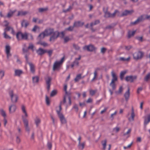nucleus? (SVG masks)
<instances>
[{"label":"nucleus","instance_id":"obj_1","mask_svg":"<svg viewBox=\"0 0 150 150\" xmlns=\"http://www.w3.org/2000/svg\"><path fill=\"white\" fill-rule=\"evenodd\" d=\"M44 31L46 35V36H50L49 41L52 42L54 41L59 35V33L58 31H54V29L52 28L46 29Z\"/></svg>","mask_w":150,"mask_h":150},{"label":"nucleus","instance_id":"obj_2","mask_svg":"<svg viewBox=\"0 0 150 150\" xmlns=\"http://www.w3.org/2000/svg\"><path fill=\"white\" fill-rule=\"evenodd\" d=\"M108 8H103V11L105 13L104 17L106 18H114L116 15V14H117L118 16H119L120 12L117 10H115L114 12L111 14L108 11Z\"/></svg>","mask_w":150,"mask_h":150},{"label":"nucleus","instance_id":"obj_3","mask_svg":"<svg viewBox=\"0 0 150 150\" xmlns=\"http://www.w3.org/2000/svg\"><path fill=\"white\" fill-rule=\"evenodd\" d=\"M145 19L150 20V15H141L140 17H139L137 18V19L135 21L131 22V24L132 25H135Z\"/></svg>","mask_w":150,"mask_h":150},{"label":"nucleus","instance_id":"obj_4","mask_svg":"<svg viewBox=\"0 0 150 150\" xmlns=\"http://www.w3.org/2000/svg\"><path fill=\"white\" fill-rule=\"evenodd\" d=\"M28 37V33L26 32L23 33L21 32H18L16 34V37L18 40H27Z\"/></svg>","mask_w":150,"mask_h":150},{"label":"nucleus","instance_id":"obj_5","mask_svg":"<svg viewBox=\"0 0 150 150\" xmlns=\"http://www.w3.org/2000/svg\"><path fill=\"white\" fill-rule=\"evenodd\" d=\"M8 93L11 98L12 102L13 103H16L18 98V96L14 94L13 91L12 90L9 91Z\"/></svg>","mask_w":150,"mask_h":150},{"label":"nucleus","instance_id":"obj_6","mask_svg":"<svg viewBox=\"0 0 150 150\" xmlns=\"http://www.w3.org/2000/svg\"><path fill=\"white\" fill-rule=\"evenodd\" d=\"M64 60V57H62L60 61H56L54 63L53 70L54 71L55 70L58 69L60 67V65L63 63Z\"/></svg>","mask_w":150,"mask_h":150},{"label":"nucleus","instance_id":"obj_7","mask_svg":"<svg viewBox=\"0 0 150 150\" xmlns=\"http://www.w3.org/2000/svg\"><path fill=\"white\" fill-rule=\"evenodd\" d=\"M144 53L141 51H139L135 52L133 55V58L135 60H138L141 59L143 57Z\"/></svg>","mask_w":150,"mask_h":150},{"label":"nucleus","instance_id":"obj_8","mask_svg":"<svg viewBox=\"0 0 150 150\" xmlns=\"http://www.w3.org/2000/svg\"><path fill=\"white\" fill-rule=\"evenodd\" d=\"M22 120L24 125L25 130L29 134L30 132V128L28 126V121L23 116L22 117Z\"/></svg>","mask_w":150,"mask_h":150},{"label":"nucleus","instance_id":"obj_9","mask_svg":"<svg viewBox=\"0 0 150 150\" xmlns=\"http://www.w3.org/2000/svg\"><path fill=\"white\" fill-rule=\"evenodd\" d=\"M137 78V76L136 75H130L127 76L125 78V80L127 82L132 83L134 80H136Z\"/></svg>","mask_w":150,"mask_h":150},{"label":"nucleus","instance_id":"obj_10","mask_svg":"<svg viewBox=\"0 0 150 150\" xmlns=\"http://www.w3.org/2000/svg\"><path fill=\"white\" fill-rule=\"evenodd\" d=\"M66 102V96H64L63 97V101H61L60 103V104L59 106V110H57L58 115L62 114V113L60 112L61 110H62V107L61 106L62 105L65 104Z\"/></svg>","mask_w":150,"mask_h":150},{"label":"nucleus","instance_id":"obj_11","mask_svg":"<svg viewBox=\"0 0 150 150\" xmlns=\"http://www.w3.org/2000/svg\"><path fill=\"white\" fill-rule=\"evenodd\" d=\"M45 80L47 86V91H49L50 89L52 78L50 77L47 76L45 78Z\"/></svg>","mask_w":150,"mask_h":150},{"label":"nucleus","instance_id":"obj_12","mask_svg":"<svg viewBox=\"0 0 150 150\" xmlns=\"http://www.w3.org/2000/svg\"><path fill=\"white\" fill-rule=\"evenodd\" d=\"M25 58L26 63L28 64L30 66L31 72L33 73H34L35 71L34 66L32 63L28 62V58L27 57V54L25 55Z\"/></svg>","mask_w":150,"mask_h":150},{"label":"nucleus","instance_id":"obj_13","mask_svg":"<svg viewBox=\"0 0 150 150\" xmlns=\"http://www.w3.org/2000/svg\"><path fill=\"white\" fill-rule=\"evenodd\" d=\"M95 47L92 45H86L83 47L84 50H87V51L89 52H92L95 50Z\"/></svg>","mask_w":150,"mask_h":150},{"label":"nucleus","instance_id":"obj_14","mask_svg":"<svg viewBox=\"0 0 150 150\" xmlns=\"http://www.w3.org/2000/svg\"><path fill=\"white\" fill-rule=\"evenodd\" d=\"M84 24V23L83 22L78 21H74V23L73 25L75 28H78L82 27Z\"/></svg>","mask_w":150,"mask_h":150},{"label":"nucleus","instance_id":"obj_15","mask_svg":"<svg viewBox=\"0 0 150 150\" xmlns=\"http://www.w3.org/2000/svg\"><path fill=\"white\" fill-rule=\"evenodd\" d=\"M47 50H44L41 48H39L38 50H36V52L40 56H42L45 53H46Z\"/></svg>","mask_w":150,"mask_h":150},{"label":"nucleus","instance_id":"obj_16","mask_svg":"<svg viewBox=\"0 0 150 150\" xmlns=\"http://www.w3.org/2000/svg\"><path fill=\"white\" fill-rule=\"evenodd\" d=\"M10 50L11 47L10 46L8 45H6L5 47V51L8 59V58L9 57L11 56V54L10 53Z\"/></svg>","mask_w":150,"mask_h":150},{"label":"nucleus","instance_id":"obj_17","mask_svg":"<svg viewBox=\"0 0 150 150\" xmlns=\"http://www.w3.org/2000/svg\"><path fill=\"white\" fill-rule=\"evenodd\" d=\"M133 12L134 11L133 10H125L122 13L120 16L121 17H122L123 16H126L128 15H131Z\"/></svg>","mask_w":150,"mask_h":150},{"label":"nucleus","instance_id":"obj_18","mask_svg":"<svg viewBox=\"0 0 150 150\" xmlns=\"http://www.w3.org/2000/svg\"><path fill=\"white\" fill-rule=\"evenodd\" d=\"M29 22L26 20H23L21 21V26L25 28H26L27 26L29 25Z\"/></svg>","mask_w":150,"mask_h":150},{"label":"nucleus","instance_id":"obj_19","mask_svg":"<svg viewBox=\"0 0 150 150\" xmlns=\"http://www.w3.org/2000/svg\"><path fill=\"white\" fill-rule=\"evenodd\" d=\"M60 118L61 123L62 124H65L67 123V120L63 114L58 115Z\"/></svg>","mask_w":150,"mask_h":150},{"label":"nucleus","instance_id":"obj_20","mask_svg":"<svg viewBox=\"0 0 150 150\" xmlns=\"http://www.w3.org/2000/svg\"><path fill=\"white\" fill-rule=\"evenodd\" d=\"M16 107L15 105L12 104L11 105L9 108V110L10 113L14 112L16 109Z\"/></svg>","mask_w":150,"mask_h":150},{"label":"nucleus","instance_id":"obj_21","mask_svg":"<svg viewBox=\"0 0 150 150\" xmlns=\"http://www.w3.org/2000/svg\"><path fill=\"white\" fill-rule=\"evenodd\" d=\"M130 89L129 87L128 88V90L125 92L124 94V96L125 98L126 101H127L129 99L130 96Z\"/></svg>","mask_w":150,"mask_h":150},{"label":"nucleus","instance_id":"obj_22","mask_svg":"<svg viewBox=\"0 0 150 150\" xmlns=\"http://www.w3.org/2000/svg\"><path fill=\"white\" fill-rule=\"evenodd\" d=\"M65 94L64 96H66V97L67 96H68L69 100L68 103L69 105H70L71 104V92H68L67 91L65 92Z\"/></svg>","mask_w":150,"mask_h":150},{"label":"nucleus","instance_id":"obj_23","mask_svg":"<svg viewBox=\"0 0 150 150\" xmlns=\"http://www.w3.org/2000/svg\"><path fill=\"white\" fill-rule=\"evenodd\" d=\"M144 125H146L150 122V113L144 117Z\"/></svg>","mask_w":150,"mask_h":150},{"label":"nucleus","instance_id":"obj_24","mask_svg":"<svg viewBox=\"0 0 150 150\" xmlns=\"http://www.w3.org/2000/svg\"><path fill=\"white\" fill-rule=\"evenodd\" d=\"M111 76L112 77V79L111 81H116L117 80V76L114 71H112L111 72Z\"/></svg>","mask_w":150,"mask_h":150},{"label":"nucleus","instance_id":"obj_25","mask_svg":"<svg viewBox=\"0 0 150 150\" xmlns=\"http://www.w3.org/2000/svg\"><path fill=\"white\" fill-rule=\"evenodd\" d=\"M135 117V115L134 112V110L133 108H132V112L131 117H129L128 120L130 121H132L134 120V118Z\"/></svg>","mask_w":150,"mask_h":150},{"label":"nucleus","instance_id":"obj_26","mask_svg":"<svg viewBox=\"0 0 150 150\" xmlns=\"http://www.w3.org/2000/svg\"><path fill=\"white\" fill-rule=\"evenodd\" d=\"M6 27V28L4 29V32H6L8 31H9L10 30H11V33L13 34H14V31L13 28L8 26Z\"/></svg>","mask_w":150,"mask_h":150},{"label":"nucleus","instance_id":"obj_27","mask_svg":"<svg viewBox=\"0 0 150 150\" xmlns=\"http://www.w3.org/2000/svg\"><path fill=\"white\" fill-rule=\"evenodd\" d=\"M23 71L21 70L16 69L15 70L14 75L15 76H20L22 74Z\"/></svg>","mask_w":150,"mask_h":150},{"label":"nucleus","instance_id":"obj_28","mask_svg":"<svg viewBox=\"0 0 150 150\" xmlns=\"http://www.w3.org/2000/svg\"><path fill=\"white\" fill-rule=\"evenodd\" d=\"M45 36H46V35L44 31L39 35L38 37V39L39 40H41V39H43Z\"/></svg>","mask_w":150,"mask_h":150},{"label":"nucleus","instance_id":"obj_29","mask_svg":"<svg viewBox=\"0 0 150 150\" xmlns=\"http://www.w3.org/2000/svg\"><path fill=\"white\" fill-rule=\"evenodd\" d=\"M85 144V142L82 143H79L78 146L79 149L81 150H82L84 148Z\"/></svg>","mask_w":150,"mask_h":150},{"label":"nucleus","instance_id":"obj_30","mask_svg":"<svg viewBox=\"0 0 150 150\" xmlns=\"http://www.w3.org/2000/svg\"><path fill=\"white\" fill-rule=\"evenodd\" d=\"M39 78L37 76L33 77H32L33 82V83H37L39 82Z\"/></svg>","mask_w":150,"mask_h":150},{"label":"nucleus","instance_id":"obj_31","mask_svg":"<svg viewBox=\"0 0 150 150\" xmlns=\"http://www.w3.org/2000/svg\"><path fill=\"white\" fill-rule=\"evenodd\" d=\"M15 12V11H10L7 13L6 17L9 18L12 17L14 13Z\"/></svg>","mask_w":150,"mask_h":150},{"label":"nucleus","instance_id":"obj_32","mask_svg":"<svg viewBox=\"0 0 150 150\" xmlns=\"http://www.w3.org/2000/svg\"><path fill=\"white\" fill-rule=\"evenodd\" d=\"M144 80L145 81L148 82L150 81V72L148 73L144 78Z\"/></svg>","mask_w":150,"mask_h":150},{"label":"nucleus","instance_id":"obj_33","mask_svg":"<svg viewBox=\"0 0 150 150\" xmlns=\"http://www.w3.org/2000/svg\"><path fill=\"white\" fill-rule=\"evenodd\" d=\"M37 44L42 45L44 47H47L48 46V44L47 43L45 42L41 41V40H39L37 42Z\"/></svg>","mask_w":150,"mask_h":150},{"label":"nucleus","instance_id":"obj_34","mask_svg":"<svg viewBox=\"0 0 150 150\" xmlns=\"http://www.w3.org/2000/svg\"><path fill=\"white\" fill-rule=\"evenodd\" d=\"M126 71H122L120 73V78L121 80H122L124 79V77L125 74L127 73Z\"/></svg>","mask_w":150,"mask_h":150},{"label":"nucleus","instance_id":"obj_35","mask_svg":"<svg viewBox=\"0 0 150 150\" xmlns=\"http://www.w3.org/2000/svg\"><path fill=\"white\" fill-rule=\"evenodd\" d=\"M107 142V140L106 139H105L104 140L102 141L101 142V144L103 146V150H105L106 149V143Z\"/></svg>","mask_w":150,"mask_h":150},{"label":"nucleus","instance_id":"obj_36","mask_svg":"<svg viewBox=\"0 0 150 150\" xmlns=\"http://www.w3.org/2000/svg\"><path fill=\"white\" fill-rule=\"evenodd\" d=\"M135 31H129L128 33V38H130L131 37L133 36L135 34Z\"/></svg>","mask_w":150,"mask_h":150},{"label":"nucleus","instance_id":"obj_37","mask_svg":"<svg viewBox=\"0 0 150 150\" xmlns=\"http://www.w3.org/2000/svg\"><path fill=\"white\" fill-rule=\"evenodd\" d=\"M28 13V12L26 11H19L18 12L17 16H25Z\"/></svg>","mask_w":150,"mask_h":150},{"label":"nucleus","instance_id":"obj_38","mask_svg":"<svg viewBox=\"0 0 150 150\" xmlns=\"http://www.w3.org/2000/svg\"><path fill=\"white\" fill-rule=\"evenodd\" d=\"M79 62L78 61H77L75 60L74 61L73 63L71 65V67L72 68L74 66H79Z\"/></svg>","mask_w":150,"mask_h":150},{"label":"nucleus","instance_id":"obj_39","mask_svg":"<svg viewBox=\"0 0 150 150\" xmlns=\"http://www.w3.org/2000/svg\"><path fill=\"white\" fill-rule=\"evenodd\" d=\"M116 25L115 23H112L111 24L107 26L105 28V29H110L113 28Z\"/></svg>","mask_w":150,"mask_h":150},{"label":"nucleus","instance_id":"obj_40","mask_svg":"<svg viewBox=\"0 0 150 150\" xmlns=\"http://www.w3.org/2000/svg\"><path fill=\"white\" fill-rule=\"evenodd\" d=\"M35 122L37 127H38V126L39 124L40 123L41 120L40 118H36L35 120Z\"/></svg>","mask_w":150,"mask_h":150},{"label":"nucleus","instance_id":"obj_41","mask_svg":"<svg viewBox=\"0 0 150 150\" xmlns=\"http://www.w3.org/2000/svg\"><path fill=\"white\" fill-rule=\"evenodd\" d=\"M115 81H111L110 83V86L112 87V89L113 90H115L116 88V85L115 83Z\"/></svg>","mask_w":150,"mask_h":150},{"label":"nucleus","instance_id":"obj_42","mask_svg":"<svg viewBox=\"0 0 150 150\" xmlns=\"http://www.w3.org/2000/svg\"><path fill=\"white\" fill-rule=\"evenodd\" d=\"M130 59V57H128L127 58H125L123 57H121L119 58V60L123 61H129Z\"/></svg>","mask_w":150,"mask_h":150},{"label":"nucleus","instance_id":"obj_43","mask_svg":"<svg viewBox=\"0 0 150 150\" xmlns=\"http://www.w3.org/2000/svg\"><path fill=\"white\" fill-rule=\"evenodd\" d=\"M28 48H23L22 50H23V53L24 54H25L26 53H27V54H25V55L26 54H27V56H28V55L29 54V53L28 52Z\"/></svg>","mask_w":150,"mask_h":150},{"label":"nucleus","instance_id":"obj_44","mask_svg":"<svg viewBox=\"0 0 150 150\" xmlns=\"http://www.w3.org/2000/svg\"><path fill=\"white\" fill-rule=\"evenodd\" d=\"M81 79V74H79L77 75L76 78L74 79V81L75 82L78 81L79 80Z\"/></svg>","mask_w":150,"mask_h":150},{"label":"nucleus","instance_id":"obj_45","mask_svg":"<svg viewBox=\"0 0 150 150\" xmlns=\"http://www.w3.org/2000/svg\"><path fill=\"white\" fill-rule=\"evenodd\" d=\"M47 8H40L38 9V11L40 13H42L47 11Z\"/></svg>","mask_w":150,"mask_h":150},{"label":"nucleus","instance_id":"obj_46","mask_svg":"<svg viewBox=\"0 0 150 150\" xmlns=\"http://www.w3.org/2000/svg\"><path fill=\"white\" fill-rule=\"evenodd\" d=\"M74 28H75L74 27V25H73V26H69L66 29V30L70 31H72L74 30Z\"/></svg>","mask_w":150,"mask_h":150},{"label":"nucleus","instance_id":"obj_47","mask_svg":"<svg viewBox=\"0 0 150 150\" xmlns=\"http://www.w3.org/2000/svg\"><path fill=\"white\" fill-rule=\"evenodd\" d=\"M45 101L46 104L48 105H50V100L49 97L47 96H45Z\"/></svg>","mask_w":150,"mask_h":150},{"label":"nucleus","instance_id":"obj_48","mask_svg":"<svg viewBox=\"0 0 150 150\" xmlns=\"http://www.w3.org/2000/svg\"><path fill=\"white\" fill-rule=\"evenodd\" d=\"M57 93V91L56 90H53L50 94V96L51 97H53Z\"/></svg>","mask_w":150,"mask_h":150},{"label":"nucleus","instance_id":"obj_49","mask_svg":"<svg viewBox=\"0 0 150 150\" xmlns=\"http://www.w3.org/2000/svg\"><path fill=\"white\" fill-rule=\"evenodd\" d=\"M0 111L1 112V115L4 117V118H5V117L6 116V114L5 113V112L3 110L1 109L0 110Z\"/></svg>","mask_w":150,"mask_h":150},{"label":"nucleus","instance_id":"obj_50","mask_svg":"<svg viewBox=\"0 0 150 150\" xmlns=\"http://www.w3.org/2000/svg\"><path fill=\"white\" fill-rule=\"evenodd\" d=\"M73 108L74 109L75 111L76 112H77L78 111L79 109L78 106L76 104H74V105L73 107Z\"/></svg>","mask_w":150,"mask_h":150},{"label":"nucleus","instance_id":"obj_51","mask_svg":"<svg viewBox=\"0 0 150 150\" xmlns=\"http://www.w3.org/2000/svg\"><path fill=\"white\" fill-rule=\"evenodd\" d=\"M30 140L31 141H34L35 139V133L34 132H33L30 137Z\"/></svg>","mask_w":150,"mask_h":150},{"label":"nucleus","instance_id":"obj_52","mask_svg":"<svg viewBox=\"0 0 150 150\" xmlns=\"http://www.w3.org/2000/svg\"><path fill=\"white\" fill-rule=\"evenodd\" d=\"M46 52L48 54L50 57H51L53 52V50H47Z\"/></svg>","mask_w":150,"mask_h":150},{"label":"nucleus","instance_id":"obj_53","mask_svg":"<svg viewBox=\"0 0 150 150\" xmlns=\"http://www.w3.org/2000/svg\"><path fill=\"white\" fill-rule=\"evenodd\" d=\"M72 7L71 6H69L68 8L67 9L64 10L63 11L64 12L66 13L68 11H70V10H71L72 9Z\"/></svg>","mask_w":150,"mask_h":150},{"label":"nucleus","instance_id":"obj_54","mask_svg":"<svg viewBox=\"0 0 150 150\" xmlns=\"http://www.w3.org/2000/svg\"><path fill=\"white\" fill-rule=\"evenodd\" d=\"M73 45L74 48L75 50H79L80 47L77 45L74 44Z\"/></svg>","mask_w":150,"mask_h":150},{"label":"nucleus","instance_id":"obj_55","mask_svg":"<svg viewBox=\"0 0 150 150\" xmlns=\"http://www.w3.org/2000/svg\"><path fill=\"white\" fill-rule=\"evenodd\" d=\"M135 38L136 39L141 42H142L143 41V37L142 36H137Z\"/></svg>","mask_w":150,"mask_h":150},{"label":"nucleus","instance_id":"obj_56","mask_svg":"<svg viewBox=\"0 0 150 150\" xmlns=\"http://www.w3.org/2000/svg\"><path fill=\"white\" fill-rule=\"evenodd\" d=\"M28 49H31L33 50L34 48L33 45V44L30 43L29 44V46L28 47Z\"/></svg>","mask_w":150,"mask_h":150},{"label":"nucleus","instance_id":"obj_57","mask_svg":"<svg viewBox=\"0 0 150 150\" xmlns=\"http://www.w3.org/2000/svg\"><path fill=\"white\" fill-rule=\"evenodd\" d=\"M3 34L4 35V37L6 39L11 38V37L6 34V32H4Z\"/></svg>","mask_w":150,"mask_h":150},{"label":"nucleus","instance_id":"obj_58","mask_svg":"<svg viewBox=\"0 0 150 150\" xmlns=\"http://www.w3.org/2000/svg\"><path fill=\"white\" fill-rule=\"evenodd\" d=\"M21 109L23 113L26 111L25 109V107L23 105H22L21 106Z\"/></svg>","mask_w":150,"mask_h":150},{"label":"nucleus","instance_id":"obj_59","mask_svg":"<svg viewBox=\"0 0 150 150\" xmlns=\"http://www.w3.org/2000/svg\"><path fill=\"white\" fill-rule=\"evenodd\" d=\"M38 28H39V27L37 25H35L32 30V31L34 32H35L36 31L37 29Z\"/></svg>","mask_w":150,"mask_h":150},{"label":"nucleus","instance_id":"obj_60","mask_svg":"<svg viewBox=\"0 0 150 150\" xmlns=\"http://www.w3.org/2000/svg\"><path fill=\"white\" fill-rule=\"evenodd\" d=\"M131 131V129H129L128 131L125 133L123 134V136H125L126 135H128L130 133Z\"/></svg>","mask_w":150,"mask_h":150},{"label":"nucleus","instance_id":"obj_61","mask_svg":"<svg viewBox=\"0 0 150 150\" xmlns=\"http://www.w3.org/2000/svg\"><path fill=\"white\" fill-rule=\"evenodd\" d=\"M0 75H1V78L2 79L4 75V72L3 71H0Z\"/></svg>","mask_w":150,"mask_h":150},{"label":"nucleus","instance_id":"obj_62","mask_svg":"<svg viewBox=\"0 0 150 150\" xmlns=\"http://www.w3.org/2000/svg\"><path fill=\"white\" fill-rule=\"evenodd\" d=\"M47 146L49 149H51L52 147V144L50 142H48L47 143Z\"/></svg>","mask_w":150,"mask_h":150},{"label":"nucleus","instance_id":"obj_63","mask_svg":"<svg viewBox=\"0 0 150 150\" xmlns=\"http://www.w3.org/2000/svg\"><path fill=\"white\" fill-rule=\"evenodd\" d=\"M96 92V91H95L91 90L90 91V94L91 96H93L95 94Z\"/></svg>","mask_w":150,"mask_h":150},{"label":"nucleus","instance_id":"obj_64","mask_svg":"<svg viewBox=\"0 0 150 150\" xmlns=\"http://www.w3.org/2000/svg\"><path fill=\"white\" fill-rule=\"evenodd\" d=\"M107 50V49L105 47H102L101 49V52L102 53H104Z\"/></svg>","mask_w":150,"mask_h":150}]
</instances>
